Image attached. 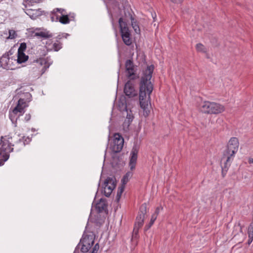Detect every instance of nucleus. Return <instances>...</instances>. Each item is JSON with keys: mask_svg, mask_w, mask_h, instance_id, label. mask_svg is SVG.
Returning a JSON list of instances; mask_svg holds the SVG:
<instances>
[{"mask_svg": "<svg viewBox=\"0 0 253 253\" xmlns=\"http://www.w3.org/2000/svg\"><path fill=\"white\" fill-rule=\"evenodd\" d=\"M154 69V65L148 66L143 73L139 84V102L145 117L150 113V94L153 89V85L150 80Z\"/></svg>", "mask_w": 253, "mask_h": 253, "instance_id": "f257e3e1", "label": "nucleus"}, {"mask_svg": "<svg viewBox=\"0 0 253 253\" xmlns=\"http://www.w3.org/2000/svg\"><path fill=\"white\" fill-rule=\"evenodd\" d=\"M11 135L2 136L0 139V166H2L9 158V153L13 151L15 143L12 144Z\"/></svg>", "mask_w": 253, "mask_h": 253, "instance_id": "f03ea898", "label": "nucleus"}, {"mask_svg": "<svg viewBox=\"0 0 253 253\" xmlns=\"http://www.w3.org/2000/svg\"><path fill=\"white\" fill-rule=\"evenodd\" d=\"M74 17V14H68L66 10L63 8H55L51 13V19L52 21H58L62 24H69Z\"/></svg>", "mask_w": 253, "mask_h": 253, "instance_id": "7ed1b4c3", "label": "nucleus"}, {"mask_svg": "<svg viewBox=\"0 0 253 253\" xmlns=\"http://www.w3.org/2000/svg\"><path fill=\"white\" fill-rule=\"evenodd\" d=\"M200 110L206 114H217L223 112L225 108L223 105L218 103L205 101L202 103Z\"/></svg>", "mask_w": 253, "mask_h": 253, "instance_id": "20e7f679", "label": "nucleus"}, {"mask_svg": "<svg viewBox=\"0 0 253 253\" xmlns=\"http://www.w3.org/2000/svg\"><path fill=\"white\" fill-rule=\"evenodd\" d=\"M50 65L45 59L38 60L36 62V64L31 69L30 74L34 77H39L44 73Z\"/></svg>", "mask_w": 253, "mask_h": 253, "instance_id": "39448f33", "label": "nucleus"}, {"mask_svg": "<svg viewBox=\"0 0 253 253\" xmlns=\"http://www.w3.org/2000/svg\"><path fill=\"white\" fill-rule=\"evenodd\" d=\"M119 26L121 37L124 43L126 45H130L132 43V40L130 38V33L126 24L123 22V18H120L119 20Z\"/></svg>", "mask_w": 253, "mask_h": 253, "instance_id": "423d86ee", "label": "nucleus"}, {"mask_svg": "<svg viewBox=\"0 0 253 253\" xmlns=\"http://www.w3.org/2000/svg\"><path fill=\"white\" fill-rule=\"evenodd\" d=\"M147 213V205L143 204L140 207L139 211L136 218V221L134 226V231L137 232L139 228L143 225L145 215Z\"/></svg>", "mask_w": 253, "mask_h": 253, "instance_id": "0eeeda50", "label": "nucleus"}, {"mask_svg": "<svg viewBox=\"0 0 253 253\" xmlns=\"http://www.w3.org/2000/svg\"><path fill=\"white\" fill-rule=\"evenodd\" d=\"M113 145L111 146L113 152L117 153L121 152L124 144L123 137L118 133H115L113 136Z\"/></svg>", "mask_w": 253, "mask_h": 253, "instance_id": "6e6552de", "label": "nucleus"}, {"mask_svg": "<svg viewBox=\"0 0 253 253\" xmlns=\"http://www.w3.org/2000/svg\"><path fill=\"white\" fill-rule=\"evenodd\" d=\"M239 142L238 139L236 137H232L229 141L225 154L230 155V156H234V154L237 152Z\"/></svg>", "mask_w": 253, "mask_h": 253, "instance_id": "1a4fd4ad", "label": "nucleus"}, {"mask_svg": "<svg viewBox=\"0 0 253 253\" xmlns=\"http://www.w3.org/2000/svg\"><path fill=\"white\" fill-rule=\"evenodd\" d=\"M125 67L127 77L130 80L135 79L136 69L132 61L130 59L127 60L125 63Z\"/></svg>", "mask_w": 253, "mask_h": 253, "instance_id": "9d476101", "label": "nucleus"}, {"mask_svg": "<svg viewBox=\"0 0 253 253\" xmlns=\"http://www.w3.org/2000/svg\"><path fill=\"white\" fill-rule=\"evenodd\" d=\"M116 186L113 178L108 177L104 183V192L106 197H109Z\"/></svg>", "mask_w": 253, "mask_h": 253, "instance_id": "9b49d317", "label": "nucleus"}, {"mask_svg": "<svg viewBox=\"0 0 253 253\" xmlns=\"http://www.w3.org/2000/svg\"><path fill=\"white\" fill-rule=\"evenodd\" d=\"M124 93L129 98L137 95V91L134 88V84L131 81H128L126 83L124 87Z\"/></svg>", "mask_w": 253, "mask_h": 253, "instance_id": "f8f14e48", "label": "nucleus"}, {"mask_svg": "<svg viewBox=\"0 0 253 253\" xmlns=\"http://www.w3.org/2000/svg\"><path fill=\"white\" fill-rule=\"evenodd\" d=\"M138 151V147L136 145H135L133 147L130 152L129 167L131 170H133L135 168Z\"/></svg>", "mask_w": 253, "mask_h": 253, "instance_id": "ddd939ff", "label": "nucleus"}, {"mask_svg": "<svg viewBox=\"0 0 253 253\" xmlns=\"http://www.w3.org/2000/svg\"><path fill=\"white\" fill-rule=\"evenodd\" d=\"M28 106V102H26L24 99L20 98L12 112L14 114L19 113V115H23L25 112V109Z\"/></svg>", "mask_w": 253, "mask_h": 253, "instance_id": "4468645a", "label": "nucleus"}, {"mask_svg": "<svg viewBox=\"0 0 253 253\" xmlns=\"http://www.w3.org/2000/svg\"><path fill=\"white\" fill-rule=\"evenodd\" d=\"M8 53L4 54L0 59V66L6 70H12V63L10 61Z\"/></svg>", "mask_w": 253, "mask_h": 253, "instance_id": "2eb2a0df", "label": "nucleus"}, {"mask_svg": "<svg viewBox=\"0 0 253 253\" xmlns=\"http://www.w3.org/2000/svg\"><path fill=\"white\" fill-rule=\"evenodd\" d=\"M94 235L93 233L89 232L87 233H84L78 246L80 247L81 246V243H84L86 242L89 243L90 245L92 246L94 244Z\"/></svg>", "mask_w": 253, "mask_h": 253, "instance_id": "dca6fc26", "label": "nucleus"}, {"mask_svg": "<svg viewBox=\"0 0 253 253\" xmlns=\"http://www.w3.org/2000/svg\"><path fill=\"white\" fill-rule=\"evenodd\" d=\"M31 140L29 137L23 136L22 138H20L17 142H15L16 151H18L21 150L26 144H29Z\"/></svg>", "mask_w": 253, "mask_h": 253, "instance_id": "f3484780", "label": "nucleus"}, {"mask_svg": "<svg viewBox=\"0 0 253 253\" xmlns=\"http://www.w3.org/2000/svg\"><path fill=\"white\" fill-rule=\"evenodd\" d=\"M224 156L222 159V161H223L224 157H226V159L225 162H224V165L222 166V174H224V172L225 173L227 172L229 167L230 166V159L233 156H230V155H227L226 154H224Z\"/></svg>", "mask_w": 253, "mask_h": 253, "instance_id": "a211bd4d", "label": "nucleus"}, {"mask_svg": "<svg viewBox=\"0 0 253 253\" xmlns=\"http://www.w3.org/2000/svg\"><path fill=\"white\" fill-rule=\"evenodd\" d=\"M28 59V56L26 55L24 52H18L17 62L19 63H22L26 62Z\"/></svg>", "mask_w": 253, "mask_h": 253, "instance_id": "6ab92c4d", "label": "nucleus"}, {"mask_svg": "<svg viewBox=\"0 0 253 253\" xmlns=\"http://www.w3.org/2000/svg\"><path fill=\"white\" fill-rule=\"evenodd\" d=\"M35 36L45 39L51 38L52 36V34L47 31H41L39 32H36L35 33Z\"/></svg>", "mask_w": 253, "mask_h": 253, "instance_id": "aec40b11", "label": "nucleus"}, {"mask_svg": "<svg viewBox=\"0 0 253 253\" xmlns=\"http://www.w3.org/2000/svg\"><path fill=\"white\" fill-rule=\"evenodd\" d=\"M132 175L133 172L132 171L127 172L122 179L121 181L122 182L123 185L125 186L129 181V179L132 176Z\"/></svg>", "mask_w": 253, "mask_h": 253, "instance_id": "412c9836", "label": "nucleus"}, {"mask_svg": "<svg viewBox=\"0 0 253 253\" xmlns=\"http://www.w3.org/2000/svg\"><path fill=\"white\" fill-rule=\"evenodd\" d=\"M26 13L32 19H35L39 15V12L37 10L27 9Z\"/></svg>", "mask_w": 253, "mask_h": 253, "instance_id": "4be33fe9", "label": "nucleus"}, {"mask_svg": "<svg viewBox=\"0 0 253 253\" xmlns=\"http://www.w3.org/2000/svg\"><path fill=\"white\" fill-rule=\"evenodd\" d=\"M81 251L83 253H86L92 247L91 245L89 244V243H81Z\"/></svg>", "mask_w": 253, "mask_h": 253, "instance_id": "5701e85b", "label": "nucleus"}, {"mask_svg": "<svg viewBox=\"0 0 253 253\" xmlns=\"http://www.w3.org/2000/svg\"><path fill=\"white\" fill-rule=\"evenodd\" d=\"M196 49L198 52L203 53H205L207 52V48L203 44L201 43H199L196 44Z\"/></svg>", "mask_w": 253, "mask_h": 253, "instance_id": "b1692460", "label": "nucleus"}, {"mask_svg": "<svg viewBox=\"0 0 253 253\" xmlns=\"http://www.w3.org/2000/svg\"><path fill=\"white\" fill-rule=\"evenodd\" d=\"M118 107L121 111H126L127 112V106L126 101H120L119 102Z\"/></svg>", "mask_w": 253, "mask_h": 253, "instance_id": "393cba45", "label": "nucleus"}, {"mask_svg": "<svg viewBox=\"0 0 253 253\" xmlns=\"http://www.w3.org/2000/svg\"><path fill=\"white\" fill-rule=\"evenodd\" d=\"M52 46L54 51H58L62 48V43L56 40V42L53 43Z\"/></svg>", "mask_w": 253, "mask_h": 253, "instance_id": "a878e982", "label": "nucleus"}, {"mask_svg": "<svg viewBox=\"0 0 253 253\" xmlns=\"http://www.w3.org/2000/svg\"><path fill=\"white\" fill-rule=\"evenodd\" d=\"M249 238L250 239L253 238V223L252 222L248 227V230Z\"/></svg>", "mask_w": 253, "mask_h": 253, "instance_id": "bb28decb", "label": "nucleus"}, {"mask_svg": "<svg viewBox=\"0 0 253 253\" xmlns=\"http://www.w3.org/2000/svg\"><path fill=\"white\" fill-rule=\"evenodd\" d=\"M133 19L131 20V25L136 33H139L140 32V29L136 22L133 21Z\"/></svg>", "mask_w": 253, "mask_h": 253, "instance_id": "cd10ccee", "label": "nucleus"}, {"mask_svg": "<svg viewBox=\"0 0 253 253\" xmlns=\"http://www.w3.org/2000/svg\"><path fill=\"white\" fill-rule=\"evenodd\" d=\"M27 47L26 43L22 42L20 44L19 47L18 49V52H24Z\"/></svg>", "mask_w": 253, "mask_h": 253, "instance_id": "c85d7f7f", "label": "nucleus"}, {"mask_svg": "<svg viewBox=\"0 0 253 253\" xmlns=\"http://www.w3.org/2000/svg\"><path fill=\"white\" fill-rule=\"evenodd\" d=\"M26 3L29 5H33L35 3H39L41 0H24Z\"/></svg>", "mask_w": 253, "mask_h": 253, "instance_id": "c756f323", "label": "nucleus"}, {"mask_svg": "<svg viewBox=\"0 0 253 253\" xmlns=\"http://www.w3.org/2000/svg\"><path fill=\"white\" fill-rule=\"evenodd\" d=\"M16 36V34L15 31L14 30H9V38L11 39H14Z\"/></svg>", "mask_w": 253, "mask_h": 253, "instance_id": "7c9ffc66", "label": "nucleus"}, {"mask_svg": "<svg viewBox=\"0 0 253 253\" xmlns=\"http://www.w3.org/2000/svg\"><path fill=\"white\" fill-rule=\"evenodd\" d=\"M163 208L160 206H159L156 209V210H155V212L153 214V215H155L156 216H158V215H159L160 212L161 211L163 210Z\"/></svg>", "mask_w": 253, "mask_h": 253, "instance_id": "2f4dec72", "label": "nucleus"}, {"mask_svg": "<svg viewBox=\"0 0 253 253\" xmlns=\"http://www.w3.org/2000/svg\"><path fill=\"white\" fill-rule=\"evenodd\" d=\"M157 217L155 215H152L151 220L149 223V227L151 226L154 223L155 221L156 220Z\"/></svg>", "mask_w": 253, "mask_h": 253, "instance_id": "473e14b6", "label": "nucleus"}, {"mask_svg": "<svg viewBox=\"0 0 253 253\" xmlns=\"http://www.w3.org/2000/svg\"><path fill=\"white\" fill-rule=\"evenodd\" d=\"M69 36V35L68 34L64 33V34H62L61 35H58L56 37V39L58 41V40H60L63 38H67V37Z\"/></svg>", "mask_w": 253, "mask_h": 253, "instance_id": "72a5a7b5", "label": "nucleus"}, {"mask_svg": "<svg viewBox=\"0 0 253 253\" xmlns=\"http://www.w3.org/2000/svg\"><path fill=\"white\" fill-rule=\"evenodd\" d=\"M98 249H99V245H98V244L97 243L94 246L91 253H96V252L98 250Z\"/></svg>", "mask_w": 253, "mask_h": 253, "instance_id": "f704fd0d", "label": "nucleus"}, {"mask_svg": "<svg viewBox=\"0 0 253 253\" xmlns=\"http://www.w3.org/2000/svg\"><path fill=\"white\" fill-rule=\"evenodd\" d=\"M103 205H105V204H102V203H98L96 205V207L97 208H98L99 209V211H100L101 210H103L104 209V206Z\"/></svg>", "mask_w": 253, "mask_h": 253, "instance_id": "c9c22d12", "label": "nucleus"}, {"mask_svg": "<svg viewBox=\"0 0 253 253\" xmlns=\"http://www.w3.org/2000/svg\"><path fill=\"white\" fill-rule=\"evenodd\" d=\"M171 2L176 4L181 3L184 0H169Z\"/></svg>", "mask_w": 253, "mask_h": 253, "instance_id": "e433bc0d", "label": "nucleus"}, {"mask_svg": "<svg viewBox=\"0 0 253 253\" xmlns=\"http://www.w3.org/2000/svg\"><path fill=\"white\" fill-rule=\"evenodd\" d=\"M122 194V193H120V192L118 191L117 196H116L117 200H118V201L119 200V199H120V198L121 197Z\"/></svg>", "mask_w": 253, "mask_h": 253, "instance_id": "4c0bfd02", "label": "nucleus"}, {"mask_svg": "<svg viewBox=\"0 0 253 253\" xmlns=\"http://www.w3.org/2000/svg\"><path fill=\"white\" fill-rule=\"evenodd\" d=\"M31 119V115L30 114H26L25 117V119L26 121H28Z\"/></svg>", "mask_w": 253, "mask_h": 253, "instance_id": "58836bf2", "label": "nucleus"}, {"mask_svg": "<svg viewBox=\"0 0 253 253\" xmlns=\"http://www.w3.org/2000/svg\"><path fill=\"white\" fill-rule=\"evenodd\" d=\"M124 185H123V186H122L121 187H119V189H118V191L120 192V193H123V191H124Z\"/></svg>", "mask_w": 253, "mask_h": 253, "instance_id": "ea45409f", "label": "nucleus"}, {"mask_svg": "<svg viewBox=\"0 0 253 253\" xmlns=\"http://www.w3.org/2000/svg\"><path fill=\"white\" fill-rule=\"evenodd\" d=\"M127 118L129 120V121H132V118L131 117H130V115H128V114L127 115Z\"/></svg>", "mask_w": 253, "mask_h": 253, "instance_id": "a19ab883", "label": "nucleus"}, {"mask_svg": "<svg viewBox=\"0 0 253 253\" xmlns=\"http://www.w3.org/2000/svg\"><path fill=\"white\" fill-rule=\"evenodd\" d=\"M253 239H250L249 240L248 243L250 244L252 242Z\"/></svg>", "mask_w": 253, "mask_h": 253, "instance_id": "79ce46f5", "label": "nucleus"}, {"mask_svg": "<svg viewBox=\"0 0 253 253\" xmlns=\"http://www.w3.org/2000/svg\"><path fill=\"white\" fill-rule=\"evenodd\" d=\"M2 0H0V2L1 1H2Z\"/></svg>", "mask_w": 253, "mask_h": 253, "instance_id": "37998d69", "label": "nucleus"}]
</instances>
